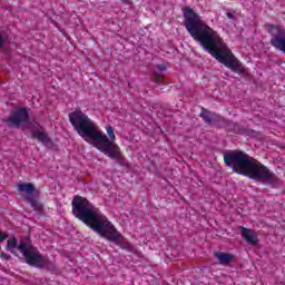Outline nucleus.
Instances as JSON below:
<instances>
[{
  "label": "nucleus",
  "mask_w": 285,
  "mask_h": 285,
  "mask_svg": "<svg viewBox=\"0 0 285 285\" xmlns=\"http://www.w3.org/2000/svg\"><path fill=\"white\" fill-rule=\"evenodd\" d=\"M183 17L185 19L184 24L189 32L190 37L195 41H199L204 50L209 52L214 59H217L220 63H224L226 68L234 72H244L242 63L235 59V56L228 49L226 43L217 31L206 24V21L202 19V16L197 13L193 8L186 7L183 9Z\"/></svg>",
  "instance_id": "obj_1"
},
{
  "label": "nucleus",
  "mask_w": 285,
  "mask_h": 285,
  "mask_svg": "<svg viewBox=\"0 0 285 285\" xmlns=\"http://www.w3.org/2000/svg\"><path fill=\"white\" fill-rule=\"evenodd\" d=\"M69 121L76 132H78L87 144H90L94 148H97V150H100V153H104V155H107V157L111 159L119 157V146L115 144L116 136L112 126L106 127L108 135L106 136L99 126H97L88 115L83 114L81 109H76L69 114Z\"/></svg>",
  "instance_id": "obj_2"
},
{
  "label": "nucleus",
  "mask_w": 285,
  "mask_h": 285,
  "mask_svg": "<svg viewBox=\"0 0 285 285\" xmlns=\"http://www.w3.org/2000/svg\"><path fill=\"white\" fill-rule=\"evenodd\" d=\"M72 213L75 217L83 222L94 233L108 239V242H112L116 246H124L126 243V238L117 232L115 225L99 209L92 206L88 199L76 196L72 202Z\"/></svg>",
  "instance_id": "obj_3"
},
{
  "label": "nucleus",
  "mask_w": 285,
  "mask_h": 285,
  "mask_svg": "<svg viewBox=\"0 0 285 285\" xmlns=\"http://www.w3.org/2000/svg\"><path fill=\"white\" fill-rule=\"evenodd\" d=\"M224 161L238 175H245V177L258 179L259 181H273V173L266 166L242 151L225 154Z\"/></svg>",
  "instance_id": "obj_4"
},
{
  "label": "nucleus",
  "mask_w": 285,
  "mask_h": 285,
  "mask_svg": "<svg viewBox=\"0 0 285 285\" xmlns=\"http://www.w3.org/2000/svg\"><path fill=\"white\" fill-rule=\"evenodd\" d=\"M18 250L26 258L29 266H36V268H48V258L41 256L39 250L35 248L30 243L21 242L18 246Z\"/></svg>",
  "instance_id": "obj_5"
},
{
  "label": "nucleus",
  "mask_w": 285,
  "mask_h": 285,
  "mask_svg": "<svg viewBox=\"0 0 285 285\" xmlns=\"http://www.w3.org/2000/svg\"><path fill=\"white\" fill-rule=\"evenodd\" d=\"M7 121L9 126H16V128L26 126L28 122V111L26 109L16 110L12 112L11 118H9Z\"/></svg>",
  "instance_id": "obj_6"
},
{
  "label": "nucleus",
  "mask_w": 285,
  "mask_h": 285,
  "mask_svg": "<svg viewBox=\"0 0 285 285\" xmlns=\"http://www.w3.org/2000/svg\"><path fill=\"white\" fill-rule=\"evenodd\" d=\"M31 137L33 139H38V141H41L45 146H48L50 144V138H48V134H46V130L43 127L39 126V124H35L32 126Z\"/></svg>",
  "instance_id": "obj_7"
},
{
  "label": "nucleus",
  "mask_w": 285,
  "mask_h": 285,
  "mask_svg": "<svg viewBox=\"0 0 285 285\" xmlns=\"http://www.w3.org/2000/svg\"><path fill=\"white\" fill-rule=\"evenodd\" d=\"M240 235L247 242V244H250L252 246H255L257 244V234H255V230L240 227Z\"/></svg>",
  "instance_id": "obj_8"
},
{
  "label": "nucleus",
  "mask_w": 285,
  "mask_h": 285,
  "mask_svg": "<svg viewBox=\"0 0 285 285\" xmlns=\"http://www.w3.org/2000/svg\"><path fill=\"white\" fill-rule=\"evenodd\" d=\"M200 117H203L205 124H215V121H219V116H217V114L210 112L206 109L202 110Z\"/></svg>",
  "instance_id": "obj_9"
},
{
  "label": "nucleus",
  "mask_w": 285,
  "mask_h": 285,
  "mask_svg": "<svg viewBox=\"0 0 285 285\" xmlns=\"http://www.w3.org/2000/svg\"><path fill=\"white\" fill-rule=\"evenodd\" d=\"M215 257L218 259L219 264H222L223 266H226V264H230V262H233L235 259V256H233V254H228V253H216Z\"/></svg>",
  "instance_id": "obj_10"
},
{
  "label": "nucleus",
  "mask_w": 285,
  "mask_h": 285,
  "mask_svg": "<svg viewBox=\"0 0 285 285\" xmlns=\"http://www.w3.org/2000/svg\"><path fill=\"white\" fill-rule=\"evenodd\" d=\"M19 193H26V195H32L35 193L33 184H19L18 185Z\"/></svg>",
  "instance_id": "obj_11"
},
{
  "label": "nucleus",
  "mask_w": 285,
  "mask_h": 285,
  "mask_svg": "<svg viewBox=\"0 0 285 285\" xmlns=\"http://www.w3.org/2000/svg\"><path fill=\"white\" fill-rule=\"evenodd\" d=\"M7 248L9 250H12V248H17V239L16 238H10L8 242H7Z\"/></svg>",
  "instance_id": "obj_12"
},
{
  "label": "nucleus",
  "mask_w": 285,
  "mask_h": 285,
  "mask_svg": "<svg viewBox=\"0 0 285 285\" xmlns=\"http://www.w3.org/2000/svg\"><path fill=\"white\" fill-rule=\"evenodd\" d=\"M4 239H8V235L0 233V244L1 242H4Z\"/></svg>",
  "instance_id": "obj_13"
},
{
  "label": "nucleus",
  "mask_w": 285,
  "mask_h": 285,
  "mask_svg": "<svg viewBox=\"0 0 285 285\" xmlns=\"http://www.w3.org/2000/svg\"><path fill=\"white\" fill-rule=\"evenodd\" d=\"M227 18H228V19H235V13H233V12H227Z\"/></svg>",
  "instance_id": "obj_14"
},
{
  "label": "nucleus",
  "mask_w": 285,
  "mask_h": 285,
  "mask_svg": "<svg viewBox=\"0 0 285 285\" xmlns=\"http://www.w3.org/2000/svg\"><path fill=\"white\" fill-rule=\"evenodd\" d=\"M2 259H10V255L2 253L1 254Z\"/></svg>",
  "instance_id": "obj_15"
},
{
  "label": "nucleus",
  "mask_w": 285,
  "mask_h": 285,
  "mask_svg": "<svg viewBox=\"0 0 285 285\" xmlns=\"http://www.w3.org/2000/svg\"><path fill=\"white\" fill-rule=\"evenodd\" d=\"M3 43V37L0 35V46Z\"/></svg>",
  "instance_id": "obj_16"
}]
</instances>
